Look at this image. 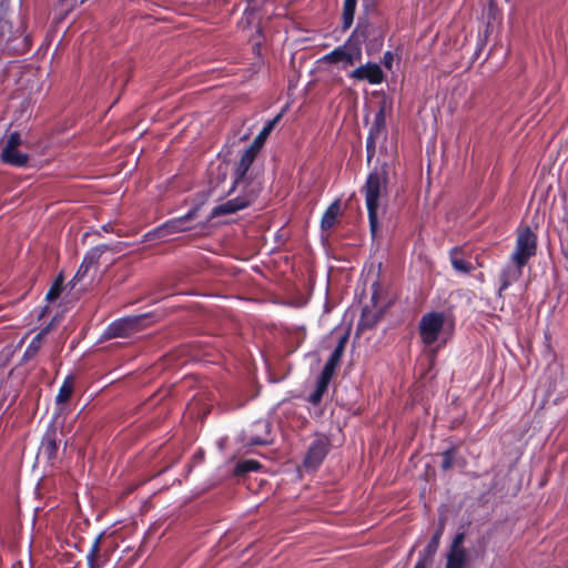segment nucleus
I'll return each instance as SVG.
<instances>
[{
    "mask_svg": "<svg viewBox=\"0 0 568 568\" xmlns=\"http://www.w3.org/2000/svg\"><path fill=\"white\" fill-rule=\"evenodd\" d=\"M109 250L108 245H99L93 247L85 255L82 264L80 265L77 274L74 275L72 282L81 281L89 272L90 267L97 264L103 252Z\"/></svg>",
    "mask_w": 568,
    "mask_h": 568,
    "instance_id": "11",
    "label": "nucleus"
},
{
    "mask_svg": "<svg viewBox=\"0 0 568 568\" xmlns=\"http://www.w3.org/2000/svg\"><path fill=\"white\" fill-rule=\"evenodd\" d=\"M99 545H100V538H97L92 545V548L88 555V561L90 568H100V562L98 560L99 556Z\"/></svg>",
    "mask_w": 568,
    "mask_h": 568,
    "instance_id": "22",
    "label": "nucleus"
},
{
    "mask_svg": "<svg viewBox=\"0 0 568 568\" xmlns=\"http://www.w3.org/2000/svg\"><path fill=\"white\" fill-rule=\"evenodd\" d=\"M356 3L357 0H344L342 14L344 29H348L353 23Z\"/></svg>",
    "mask_w": 568,
    "mask_h": 568,
    "instance_id": "20",
    "label": "nucleus"
},
{
    "mask_svg": "<svg viewBox=\"0 0 568 568\" xmlns=\"http://www.w3.org/2000/svg\"><path fill=\"white\" fill-rule=\"evenodd\" d=\"M523 274V266H519L518 264H515L511 262L510 265H508L500 275V287H499V294L509 287L510 284L514 282H517Z\"/></svg>",
    "mask_w": 568,
    "mask_h": 568,
    "instance_id": "13",
    "label": "nucleus"
},
{
    "mask_svg": "<svg viewBox=\"0 0 568 568\" xmlns=\"http://www.w3.org/2000/svg\"><path fill=\"white\" fill-rule=\"evenodd\" d=\"M282 114H277L273 120L268 121L266 125L263 128V130L258 133V135L253 141L252 145L248 148L253 150L254 152H258L264 142L266 141L270 133L275 128L276 123L280 121Z\"/></svg>",
    "mask_w": 568,
    "mask_h": 568,
    "instance_id": "16",
    "label": "nucleus"
},
{
    "mask_svg": "<svg viewBox=\"0 0 568 568\" xmlns=\"http://www.w3.org/2000/svg\"><path fill=\"white\" fill-rule=\"evenodd\" d=\"M62 283H63V280L61 276H59L57 278V281L54 282V284L51 286V288L49 290V292L47 293L45 298L48 301H54L59 297V295L62 291Z\"/></svg>",
    "mask_w": 568,
    "mask_h": 568,
    "instance_id": "24",
    "label": "nucleus"
},
{
    "mask_svg": "<svg viewBox=\"0 0 568 568\" xmlns=\"http://www.w3.org/2000/svg\"><path fill=\"white\" fill-rule=\"evenodd\" d=\"M446 325L447 318L443 313H426L422 316L419 322V334L422 341L427 345H432L435 342L440 341L445 333Z\"/></svg>",
    "mask_w": 568,
    "mask_h": 568,
    "instance_id": "3",
    "label": "nucleus"
},
{
    "mask_svg": "<svg viewBox=\"0 0 568 568\" xmlns=\"http://www.w3.org/2000/svg\"><path fill=\"white\" fill-rule=\"evenodd\" d=\"M339 213H341V205H339V201L336 200L325 211V213L322 217V223H321L322 229L323 230L332 229L335 225Z\"/></svg>",
    "mask_w": 568,
    "mask_h": 568,
    "instance_id": "17",
    "label": "nucleus"
},
{
    "mask_svg": "<svg viewBox=\"0 0 568 568\" xmlns=\"http://www.w3.org/2000/svg\"><path fill=\"white\" fill-rule=\"evenodd\" d=\"M264 443H265V440H256V442H254V444H264Z\"/></svg>",
    "mask_w": 568,
    "mask_h": 568,
    "instance_id": "36",
    "label": "nucleus"
},
{
    "mask_svg": "<svg viewBox=\"0 0 568 568\" xmlns=\"http://www.w3.org/2000/svg\"><path fill=\"white\" fill-rule=\"evenodd\" d=\"M343 348H344V345H343V342H341L339 345L332 353V355H331L329 359L327 361V363L325 364V366L323 368L324 372H326V373L328 372L329 374L333 375L334 369H335L337 363L341 359V356H342V353H343Z\"/></svg>",
    "mask_w": 568,
    "mask_h": 568,
    "instance_id": "21",
    "label": "nucleus"
},
{
    "mask_svg": "<svg viewBox=\"0 0 568 568\" xmlns=\"http://www.w3.org/2000/svg\"><path fill=\"white\" fill-rule=\"evenodd\" d=\"M258 466L260 464L256 460H245L236 465L235 473L236 475L246 474L256 470Z\"/></svg>",
    "mask_w": 568,
    "mask_h": 568,
    "instance_id": "23",
    "label": "nucleus"
},
{
    "mask_svg": "<svg viewBox=\"0 0 568 568\" xmlns=\"http://www.w3.org/2000/svg\"><path fill=\"white\" fill-rule=\"evenodd\" d=\"M452 264L455 270L463 273H467L471 270V265L463 258L458 257L456 254L452 255Z\"/></svg>",
    "mask_w": 568,
    "mask_h": 568,
    "instance_id": "25",
    "label": "nucleus"
},
{
    "mask_svg": "<svg viewBox=\"0 0 568 568\" xmlns=\"http://www.w3.org/2000/svg\"><path fill=\"white\" fill-rule=\"evenodd\" d=\"M387 173L384 169L373 171L364 185L366 206L372 234L375 235L378 229L377 211L381 206V200L386 194Z\"/></svg>",
    "mask_w": 568,
    "mask_h": 568,
    "instance_id": "2",
    "label": "nucleus"
},
{
    "mask_svg": "<svg viewBox=\"0 0 568 568\" xmlns=\"http://www.w3.org/2000/svg\"><path fill=\"white\" fill-rule=\"evenodd\" d=\"M146 320V316H132L126 317L111 324L106 331L109 337H125L131 333L139 331L143 327L142 323Z\"/></svg>",
    "mask_w": 568,
    "mask_h": 568,
    "instance_id": "8",
    "label": "nucleus"
},
{
    "mask_svg": "<svg viewBox=\"0 0 568 568\" xmlns=\"http://www.w3.org/2000/svg\"><path fill=\"white\" fill-rule=\"evenodd\" d=\"M442 536V528L433 536L432 540L428 542L426 548L420 554V557L418 559V564H424L426 568H428L434 559V556L438 549L439 546V539Z\"/></svg>",
    "mask_w": 568,
    "mask_h": 568,
    "instance_id": "14",
    "label": "nucleus"
},
{
    "mask_svg": "<svg viewBox=\"0 0 568 568\" xmlns=\"http://www.w3.org/2000/svg\"><path fill=\"white\" fill-rule=\"evenodd\" d=\"M73 388H74L73 377L68 376L64 379L63 384L61 385L59 393L55 397L57 404L67 403L73 393Z\"/></svg>",
    "mask_w": 568,
    "mask_h": 568,
    "instance_id": "19",
    "label": "nucleus"
},
{
    "mask_svg": "<svg viewBox=\"0 0 568 568\" xmlns=\"http://www.w3.org/2000/svg\"><path fill=\"white\" fill-rule=\"evenodd\" d=\"M385 125V114L383 110H379L374 120V124L371 129L369 136L367 139V150L371 152L374 148L375 141L378 135L382 133Z\"/></svg>",
    "mask_w": 568,
    "mask_h": 568,
    "instance_id": "15",
    "label": "nucleus"
},
{
    "mask_svg": "<svg viewBox=\"0 0 568 568\" xmlns=\"http://www.w3.org/2000/svg\"><path fill=\"white\" fill-rule=\"evenodd\" d=\"M332 376L333 375L329 374L328 372L326 373V372L322 371V374H321L320 379L317 382V386H321V388L327 389V386H328V383H329Z\"/></svg>",
    "mask_w": 568,
    "mask_h": 568,
    "instance_id": "26",
    "label": "nucleus"
},
{
    "mask_svg": "<svg viewBox=\"0 0 568 568\" xmlns=\"http://www.w3.org/2000/svg\"><path fill=\"white\" fill-rule=\"evenodd\" d=\"M362 58V49L357 42L349 39L343 47H339L326 54L323 60L331 63H342L343 68L353 65Z\"/></svg>",
    "mask_w": 568,
    "mask_h": 568,
    "instance_id": "5",
    "label": "nucleus"
},
{
    "mask_svg": "<svg viewBox=\"0 0 568 568\" xmlns=\"http://www.w3.org/2000/svg\"><path fill=\"white\" fill-rule=\"evenodd\" d=\"M351 77L357 80H367L372 84L381 83L384 74L379 65L375 63H367L354 70Z\"/></svg>",
    "mask_w": 568,
    "mask_h": 568,
    "instance_id": "10",
    "label": "nucleus"
},
{
    "mask_svg": "<svg viewBox=\"0 0 568 568\" xmlns=\"http://www.w3.org/2000/svg\"><path fill=\"white\" fill-rule=\"evenodd\" d=\"M393 60H394V55L392 52L387 51L385 54H384V65L387 68V69H390L392 68V63H393Z\"/></svg>",
    "mask_w": 568,
    "mask_h": 568,
    "instance_id": "29",
    "label": "nucleus"
},
{
    "mask_svg": "<svg viewBox=\"0 0 568 568\" xmlns=\"http://www.w3.org/2000/svg\"><path fill=\"white\" fill-rule=\"evenodd\" d=\"M414 568H426V567L424 566V564H418V562H416V565H415V567H414Z\"/></svg>",
    "mask_w": 568,
    "mask_h": 568,
    "instance_id": "35",
    "label": "nucleus"
},
{
    "mask_svg": "<svg viewBox=\"0 0 568 568\" xmlns=\"http://www.w3.org/2000/svg\"><path fill=\"white\" fill-rule=\"evenodd\" d=\"M361 326H371L372 324H369L365 317L362 318L361 323H359Z\"/></svg>",
    "mask_w": 568,
    "mask_h": 568,
    "instance_id": "32",
    "label": "nucleus"
},
{
    "mask_svg": "<svg viewBox=\"0 0 568 568\" xmlns=\"http://www.w3.org/2000/svg\"><path fill=\"white\" fill-rule=\"evenodd\" d=\"M468 562H459L446 559L444 568H467Z\"/></svg>",
    "mask_w": 568,
    "mask_h": 568,
    "instance_id": "28",
    "label": "nucleus"
},
{
    "mask_svg": "<svg viewBox=\"0 0 568 568\" xmlns=\"http://www.w3.org/2000/svg\"><path fill=\"white\" fill-rule=\"evenodd\" d=\"M329 442L326 437L316 438L307 449L303 467L307 470L316 469L328 453Z\"/></svg>",
    "mask_w": 568,
    "mask_h": 568,
    "instance_id": "7",
    "label": "nucleus"
},
{
    "mask_svg": "<svg viewBox=\"0 0 568 568\" xmlns=\"http://www.w3.org/2000/svg\"><path fill=\"white\" fill-rule=\"evenodd\" d=\"M453 466V452L448 450L443 456L442 467L447 470Z\"/></svg>",
    "mask_w": 568,
    "mask_h": 568,
    "instance_id": "27",
    "label": "nucleus"
},
{
    "mask_svg": "<svg viewBox=\"0 0 568 568\" xmlns=\"http://www.w3.org/2000/svg\"><path fill=\"white\" fill-rule=\"evenodd\" d=\"M536 253V236L528 229L524 227L518 231L516 247L510 260L513 263L524 266L528 260Z\"/></svg>",
    "mask_w": 568,
    "mask_h": 568,
    "instance_id": "4",
    "label": "nucleus"
},
{
    "mask_svg": "<svg viewBox=\"0 0 568 568\" xmlns=\"http://www.w3.org/2000/svg\"><path fill=\"white\" fill-rule=\"evenodd\" d=\"M254 16L253 12H250V13H246V20L247 22H250V19Z\"/></svg>",
    "mask_w": 568,
    "mask_h": 568,
    "instance_id": "34",
    "label": "nucleus"
},
{
    "mask_svg": "<svg viewBox=\"0 0 568 568\" xmlns=\"http://www.w3.org/2000/svg\"><path fill=\"white\" fill-rule=\"evenodd\" d=\"M21 144L20 135L14 132L11 133L6 146L2 150L1 158L6 163L17 165V166H23L28 162V155L24 153H21L18 150V146Z\"/></svg>",
    "mask_w": 568,
    "mask_h": 568,
    "instance_id": "9",
    "label": "nucleus"
},
{
    "mask_svg": "<svg viewBox=\"0 0 568 568\" xmlns=\"http://www.w3.org/2000/svg\"><path fill=\"white\" fill-rule=\"evenodd\" d=\"M197 211L199 207H194L185 215L164 223L163 225L154 230L152 233L146 234V239L162 237L173 233L187 231L190 227L186 226L185 224L186 222H190L197 216Z\"/></svg>",
    "mask_w": 568,
    "mask_h": 568,
    "instance_id": "6",
    "label": "nucleus"
},
{
    "mask_svg": "<svg viewBox=\"0 0 568 568\" xmlns=\"http://www.w3.org/2000/svg\"><path fill=\"white\" fill-rule=\"evenodd\" d=\"M48 449H50V453H49L50 455H52L55 452L57 446H55L54 442L49 443Z\"/></svg>",
    "mask_w": 568,
    "mask_h": 568,
    "instance_id": "31",
    "label": "nucleus"
},
{
    "mask_svg": "<svg viewBox=\"0 0 568 568\" xmlns=\"http://www.w3.org/2000/svg\"><path fill=\"white\" fill-rule=\"evenodd\" d=\"M316 392H318L320 394L323 395L326 392V389L325 388H321V386H317L316 387Z\"/></svg>",
    "mask_w": 568,
    "mask_h": 568,
    "instance_id": "33",
    "label": "nucleus"
},
{
    "mask_svg": "<svg viewBox=\"0 0 568 568\" xmlns=\"http://www.w3.org/2000/svg\"><path fill=\"white\" fill-rule=\"evenodd\" d=\"M464 539V534H458L455 536L449 547V550L446 555V559L459 562H468V554L466 549L463 547Z\"/></svg>",
    "mask_w": 568,
    "mask_h": 568,
    "instance_id": "12",
    "label": "nucleus"
},
{
    "mask_svg": "<svg viewBox=\"0 0 568 568\" xmlns=\"http://www.w3.org/2000/svg\"><path fill=\"white\" fill-rule=\"evenodd\" d=\"M256 154L257 153L251 149L245 150L236 166L234 187L241 190L244 194L215 206L211 214L212 217L223 214H233L245 209L256 199L260 192V185L256 182H248L245 176Z\"/></svg>",
    "mask_w": 568,
    "mask_h": 568,
    "instance_id": "1",
    "label": "nucleus"
},
{
    "mask_svg": "<svg viewBox=\"0 0 568 568\" xmlns=\"http://www.w3.org/2000/svg\"><path fill=\"white\" fill-rule=\"evenodd\" d=\"M50 329H51V325L43 328L39 334H37L34 336V338L31 341V343L29 344V346L27 347V349L23 354V357H22L23 361H29L37 355V353L39 352V349L41 347L43 338L50 332Z\"/></svg>",
    "mask_w": 568,
    "mask_h": 568,
    "instance_id": "18",
    "label": "nucleus"
},
{
    "mask_svg": "<svg viewBox=\"0 0 568 568\" xmlns=\"http://www.w3.org/2000/svg\"><path fill=\"white\" fill-rule=\"evenodd\" d=\"M322 396H323L322 394H320L318 392H316V390H315V392L311 395V398H310V399H311V402H312L313 404H317V403L321 400Z\"/></svg>",
    "mask_w": 568,
    "mask_h": 568,
    "instance_id": "30",
    "label": "nucleus"
}]
</instances>
